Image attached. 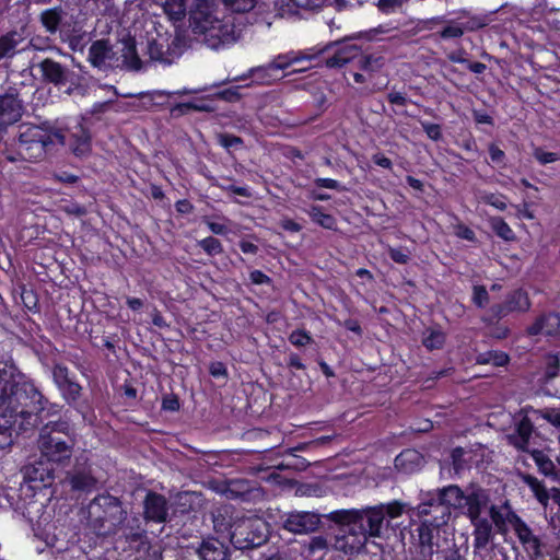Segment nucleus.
Here are the masks:
<instances>
[{
    "label": "nucleus",
    "mask_w": 560,
    "mask_h": 560,
    "mask_svg": "<svg viewBox=\"0 0 560 560\" xmlns=\"http://www.w3.org/2000/svg\"><path fill=\"white\" fill-rule=\"evenodd\" d=\"M192 32L203 36L208 47L220 49L241 37V27L235 18L222 15L214 0H196L190 11Z\"/></svg>",
    "instance_id": "obj_3"
},
{
    "label": "nucleus",
    "mask_w": 560,
    "mask_h": 560,
    "mask_svg": "<svg viewBox=\"0 0 560 560\" xmlns=\"http://www.w3.org/2000/svg\"><path fill=\"white\" fill-rule=\"evenodd\" d=\"M523 481L529 487L539 503L544 505L550 526L560 536V490L553 488L549 493L545 486L532 475H524Z\"/></svg>",
    "instance_id": "obj_10"
},
{
    "label": "nucleus",
    "mask_w": 560,
    "mask_h": 560,
    "mask_svg": "<svg viewBox=\"0 0 560 560\" xmlns=\"http://www.w3.org/2000/svg\"><path fill=\"white\" fill-rule=\"evenodd\" d=\"M38 67L45 81L56 85L66 83L68 71L60 63L51 59H45L38 65Z\"/></svg>",
    "instance_id": "obj_24"
},
{
    "label": "nucleus",
    "mask_w": 560,
    "mask_h": 560,
    "mask_svg": "<svg viewBox=\"0 0 560 560\" xmlns=\"http://www.w3.org/2000/svg\"><path fill=\"white\" fill-rule=\"evenodd\" d=\"M305 548L310 556H314L317 552L326 551L328 549V541L323 536H314V537H311L307 545H305Z\"/></svg>",
    "instance_id": "obj_46"
},
{
    "label": "nucleus",
    "mask_w": 560,
    "mask_h": 560,
    "mask_svg": "<svg viewBox=\"0 0 560 560\" xmlns=\"http://www.w3.org/2000/svg\"><path fill=\"white\" fill-rule=\"evenodd\" d=\"M168 514L166 499L162 494L149 492L144 500V517L148 521L163 523Z\"/></svg>",
    "instance_id": "obj_18"
},
{
    "label": "nucleus",
    "mask_w": 560,
    "mask_h": 560,
    "mask_svg": "<svg viewBox=\"0 0 560 560\" xmlns=\"http://www.w3.org/2000/svg\"><path fill=\"white\" fill-rule=\"evenodd\" d=\"M489 154H490V159L493 163L503 164L505 154L499 147L491 144L489 147Z\"/></svg>",
    "instance_id": "obj_60"
},
{
    "label": "nucleus",
    "mask_w": 560,
    "mask_h": 560,
    "mask_svg": "<svg viewBox=\"0 0 560 560\" xmlns=\"http://www.w3.org/2000/svg\"><path fill=\"white\" fill-rule=\"evenodd\" d=\"M52 380L56 386L59 388L72 378L69 375V369L67 366L56 364L52 368Z\"/></svg>",
    "instance_id": "obj_47"
},
{
    "label": "nucleus",
    "mask_w": 560,
    "mask_h": 560,
    "mask_svg": "<svg viewBox=\"0 0 560 560\" xmlns=\"http://www.w3.org/2000/svg\"><path fill=\"white\" fill-rule=\"evenodd\" d=\"M220 144L225 149L236 148L242 144V140L238 137L231 135H222L220 137Z\"/></svg>",
    "instance_id": "obj_59"
},
{
    "label": "nucleus",
    "mask_w": 560,
    "mask_h": 560,
    "mask_svg": "<svg viewBox=\"0 0 560 560\" xmlns=\"http://www.w3.org/2000/svg\"><path fill=\"white\" fill-rule=\"evenodd\" d=\"M22 103L16 96L5 94L0 96V122H15L22 115Z\"/></svg>",
    "instance_id": "obj_20"
},
{
    "label": "nucleus",
    "mask_w": 560,
    "mask_h": 560,
    "mask_svg": "<svg viewBox=\"0 0 560 560\" xmlns=\"http://www.w3.org/2000/svg\"><path fill=\"white\" fill-rule=\"evenodd\" d=\"M56 465L40 457L39 460L25 469V480L33 489H40L50 486L54 481Z\"/></svg>",
    "instance_id": "obj_14"
},
{
    "label": "nucleus",
    "mask_w": 560,
    "mask_h": 560,
    "mask_svg": "<svg viewBox=\"0 0 560 560\" xmlns=\"http://www.w3.org/2000/svg\"><path fill=\"white\" fill-rule=\"evenodd\" d=\"M65 144H68L75 155L83 156L91 150L90 133L80 122L71 129H61L48 122L40 126L23 125L20 127L18 156L8 155V160L38 161L49 150Z\"/></svg>",
    "instance_id": "obj_2"
},
{
    "label": "nucleus",
    "mask_w": 560,
    "mask_h": 560,
    "mask_svg": "<svg viewBox=\"0 0 560 560\" xmlns=\"http://www.w3.org/2000/svg\"><path fill=\"white\" fill-rule=\"evenodd\" d=\"M456 16L459 20L464 33L483 28L490 23V16L488 14L471 13L466 10L458 12Z\"/></svg>",
    "instance_id": "obj_25"
},
{
    "label": "nucleus",
    "mask_w": 560,
    "mask_h": 560,
    "mask_svg": "<svg viewBox=\"0 0 560 560\" xmlns=\"http://www.w3.org/2000/svg\"><path fill=\"white\" fill-rule=\"evenodd\" d=\"M355 65L363 72L371 73L377 71L383 66V59L372 55H362L355 45L345 47L336 51V54L327 59L328 67H342L349 62Z\"/></svg>",
    "instance_id": "obj_11"
},
{
    "label": "nucleus",
    "mask_w": 560,
    "mask_h": 560,
    "mask_svg": "<svg viewBox=\"0 0 560 560\" xmlns=\"http://www.w3.org/2000/svg\"><path fill=\"white\" fill-rule=\"evenodd\" d=\"M534 156L542 165L549 164V163H552V162H556V161L560 160V155L558 153L547 152V151H544L540 148H536L534 150Z\"/></svg>",
    "instance_id": "obj_51"
},
{
    "label": "nucleus",
    "mask_w": 560,
    "mask_h": 560,
    "mask_svg": "<svg viewBox=\"0 0 560 560\" xmlns=\"http://www.w3.org/2000/svg\"><path fill=\"white\" fill-rule=\"evenodd\" d=\"M40 21L49 33H55L61 21V10L58 8L45 10L40 14Z\"/></svg>",
    "instance_id": "obj_38"
},
{
    "label": "nucleus",
    "mask_w": 560,
    "mask_h": 560,
    "mask_svg": "<svg viewBox=\"0 0 560 560\" xmlns=\"http://www.w3.org/2000/svg\"><path fill=\"white\" fill-rule=\"evenodd\" d=\"M340 529L336 534L332 542L335 550L345 555H354L361 552L368 544V539L357 527L352 525H339Z\"/></svg>",
    "instance_id": "obj_12"
},
{
    "label": "nucleus",
    "mask_w": 560,
    "mask_h": 560,
    "mask_svg": "<svg viewBox=\"0 0 560 560\" xmlns=\"http://www.w3.org/2000/svg\"><path fill=\"white\" fill-rule=\"evenodd\" d=\"M327 518L338 525H352L357 527L365 538H381L386 524L383 518L382 508L377 505L362 509H342L331 511Z\"/></svg>",
    "instance_id": "obj_8"
},
{
    "label": "nucleus",
    "mask_w": 560,
    "mask_h": 560,
    "mask_svg": "<svg viewBox=\"0 0 560 560\" xmlns=\"http://www.w3.org/2000/svg\"><path fill=\"white\" fill-rule=\"evenodd\" d=\"M477 362L480 364H492L494 366H503L509 362V357L504 352L500 351H488L481 353L477 358Z\"/></svg>",
    "instance_id": "obj_39"
},
{
    "label": "nucleus",
    "mask_w": 560,
    "mask_h": 560,
    "mask_svg": "<svg viewBox=\"0 0 560 560\" xmlns=\"http://www.w3.org/2000/svg\"><path fill=\"white\" fill-rule=\"evenodd\" d=\"M490 228L493 232L504 241H513L515 234L510 225L500 217H492L489 219Z\"/></svg>",
    "instance_id": "obj_37"
},
{
    "label": "nucleus",
    "mask_w": 560,
    "mask_h": 560,
    "mask_svg": "<svg viewBox=\"0 0 560 560\" xmlns=\"http://www.w3.org/2000/svg\"><path fill=\"white\" fill-rule=\"evenodd\" d=\"M422 128L431 140L438 141L441 139V127L438 124L422 122Z\"/></svg>",
    "instance_id": "obj_55"
},
{
    "label": "nucleus",
    "mask_w": 560,
    "mask_h": 560,
    "mask_svg": "<svg viewBox=\"0 0 560 560\" xmlns=\"http://www.w3.org/2000/svg\"><path fill=\"white\" fill-rule=\"evenodd\" d=\"M421 463V457L413 450H406L395 458V467L406 472L413 471Z\"/></svg>",
    "instance_id": "obj_32"
},
{
    "label": "nucleus",
    "mask_w": 560,
    "mask_h": 560,
    "mask_svg": "<svg viewBox=\"0 0 560 560\" xmlns=\"http://www.w3.org/2000/svg\"><path fill=\"white\" fill-rule=\"evenodd\" d=\"M110 56L112 49L105 40L93 43L89 49V60L98 69L107 67V61L110 59Z\"/></svg>",
    "instance_id": "obj_26"
},
{
    "label": "nucleus",
    "mask_w": 560,
    "mask_h": 560,
    "mask_svg": "<svg viewBox=\"0 0 560 560\" xmlns=\"http://www.w3.org/2000/svg\"><path fill=\"white\" fill-rule=\"evenodd\" d=\"M468 452L462 447H456L452 451L451 457L455 474L459 475L464 469L468 467L465 458Z\"/></svg>",
    "instance_id": "obj_45"
},
{
    "label": "nucleus",
    "mask_w": 560,
    "mask_h": 560,
    "mask_svg": "<svg viewBox=\"0 0 560 560\" xmlns=\"http://www.w3.org/2000/svg\"><path fill=\"white\" fill-rule=\"evenodd\" d=\"M198 246H200L210 256H215L223 252L221 242L212 236L200 240L198 242Z\"/></svg>",
    "instance_id": "obj_44"
},
{
    "label": "nucleus",
    "mask_w": 560,
    "mask_h": 560,
    "mask_svg": "<svg viewBox=\"0 0 560 560\" xmlns=\"http://www.w3.org/2000/svg\"><path fill=\"white\" fill-rule=\"evenodd\" d=\"M247 78H252L256 84L268 85L278 80L279 75L273 68H271L270 63H267L249 69L248 72L243 74L240 79Z\"/></svg>",
    "instance_id": "obj_28"
},
{
    "label": "nucleus",
    "mask_w": 560,
    "mask_h": 560,
    "mask_svg": "<svg viewBox=\"0 0 560 560\" xmlns=\"http://www.w3.org/2000/svg\"><path fill=\"white\" fill-rule=\"evenodd\" d=\"M320 520L311 512H293L285 516L283 528L294 534H308L317 529Z\"/></svg>",
    "instance_id": "obj_15"
},
{
    "label": "nucleus",
    "mask_w": 560,
    "mask_h": 560,
    "mask_svg": "<svg viewBox=\"0 0 560 560\" xmlns=\"http://www.w3.org/2000/svg\"><path fill=\"white\" fill-rule=\"evenodd\" d=\"M445 342V334L439 329H429L423 337V345L427 349H440Z\"/></svg>",
    "instance_id": "obj_41"
},
{
    "label": "nucleus",
    "mask_w": 560,
    "mask_h": 560,
    "mask_svg": "<svg viewBox=\"0 0 560 560\" xmlns=\"http://www.w3.org/2000/svg\"><path fill=\"white\" fill-rule=\"evenodd\" d=\"M405 0H378L377 8L385 14H392L402 8Z\"/></svg>",
    "instance_id": "obj_48"
},
{
    "label": "nucleus",
    "mask_w": 560,
    "mask_h": 560,
    "mask_svg": "<svg viewBox=\"0 0 560 560\" xmlns=\"http://www.w3.org/2000/svg\"><path fill=\"white\" fill-rule=\"evenodd\" d=\"M482 199L487 205H490L498 210L502 211L506 208V200L502 195L487 194L482 197Z\"/></svg>",
    "instance_id": "obj_53"
},
{
    "label": "nucleus",
    "mask_w": 560,
    "mask_h": 560,
    "mask_svg": "<svg viewBox=\"0 0 560 560\" xmlns=\"http://www.w3.org/2000/svg\"><path fill=\"white\" fill-rule=\"evenodd\" d=\"M377 506L382 508V514H383L385 524L387 523L386 518H388V521L398 518L405 512H408L410 514V516H415L412 514L413 508L409 506L408 503H405V502H401L398 500H394L388 503H380V504H377Z\"/></svg>",
    "instance_id": "obj_29"
},
{
    "label": "nucleus",
    "mask_w": 560,
    "mask_h": 560,
    "mask_svg": "<svg viewBox=\"0 0 560 560\" xmlns=\"http://www.w3.org/2000/svg\"><path fill=\"white\" fill-rule=\"evenodd\" d=\"M22 375L13 364H3L0 366V407H5L11 402L15 388L21 381Z\"/></svg>",
    "instance_id": "obj_16"
},
{
    "label": "nucleus",
    "mask_w": 560,
    "mask_h": 560,
    "mask_svg": "<svg viewBox=\"0 0 560 560\" xmlns=\"http://www.w3.org/2000/svg\"><path fill=\"white\" fill-rule=\"evenodd\" d=\"M417 532L420 547V553L424 558L433 557L436 547L435 538L439 535V528L444 524L438 523L435 515L430 514L429 516L422 517Z\"/></svg>",
    "instance_id": "obj_13"
},
{
    "label": "nucleus",
    "mask_w": 560,
    "mask_h": 560,
    "mask_svg": "<svg viewBox=\"0 0 560 560\" xmlns=\"http://www.w3.org/2000/svg\"><path fill=\"white\" fill-rule=\"evenodd\" d=\"M268 524L260 517L248 516L235 521L230 527V541L236 549L261 546L268 536Z\"/></svg>",
    "instance_id": "obj_9"
},
{
    "label": "nucleus",
    "mask_w": 560,
    "mask_h": 560,
    "mask_svg": "<svg viewBox=\"0 0 560 560\" xmlns=\"http://www.w3.org/2000/svg\"><path fill=\"white\" fill-rule=\"evenodd\" d=\"M68 402H74L81 395L82 387L73 380L58 388Z\"/></svg>",
    "instance_id": "obj_43"
},
{
    "label": "nucleus",
    "mask_w": 560,
    "mask_h": 560,
    "mask_svg": "<svg viewBox=\"0 0 560 560\" xmlns=\"http://www.w3.org/2000/svg\"><path fill=\"white\" fill-rule=\"evenodd\" d=\"M37 445L43 459L58 467L68 465L75 445L69 422L58 420L46 423L40 429Z\"/></svg>",
    "instance_id": "obj_4"
},
{
    "label": "nucleus",
    "mask_w": 560,
    "mask_h": 560,
    "mask_svg": "<svg viewBox=\"0 0 560 560\" xmlns=\"http://www.w3.org/2000/svg\"><path fill=\"white\" fill-rule=\"evenodd\" d=\"M95 483L94 477L86 471H77L70 477V485L74 490L91 491Z\"/></svg>",
    "instance_id": "obj_36"
},
{
    "label": "nucleus",
    "mask_w": 560,
    "mask_h": 560,
    "mask_svg": "<svg viewBox=\"0 0 560 560\" xmlns=\"http://www.w3.org/2000/svg\"><path fill=\"white\" fill-rule=\"evenodd\" d=\"M547 548L551 550L552 560H556V558L553 557V549L549 546H547ZM472 549H474V560H504V553H503L502 548L492 544V541L488 542L486 545L483 551L478 552V549H476V548H472ZM526 556H527V560H530V557L527 552H526ZM523 560H526V559L523 558Z\"/></svg>",
    "instance_id": "obj_31"
},
{
    "label": "nucleus",
    "mask_w": 560,
    "mask_h": 560,
    "mask_svg": "<svg viewBox=\"0 0 560 560\" xmlns=\"http://www.w3.org/2000/svg\"><path fill=\"white\" fill-rule=\"evenodd\" d=\"M307 213L312 221L320 225L322 228L327 230L336 229V219L331 214L324 212L320 206H312Z\"/></svg>",
    "instance_id": "obj_34"
},
{
    "label": "nucleus",
    "mask_w": 560,
    "mask_h": 560,
    "mask_svg": "<svg viewBox=\"0 0 560 560\" xmlns=\"http://www.w3.org/2000/svg\"><path fill=\"white\" fill-rule=\"evenodd\" d=\"M320 52H323V49H316V48H310L305 50H298V51H289L285 54H280L277 57L273 58V60L270 63L271 68L278 73L280 70H285L290 66L294 63H299L302 61H311L315 59Z\"/></svg>",
    "instance_id": "obj_17"
},
{
    "label": "nucleus",
    "mask_w": 560,
    "mask_h": 560,
    "mask_svg": "<svg viewBox=\"0 0 560 560\" xmlns=\"http://www.w3.org/2000/svg\"><path fill=\"white\" fill-rule=\"evenodd\" d=\"M472 301L478 307H483L488 303L489 295L485 287L476 285L474 288Z\"/></svg>",
    "instance_id": "obj_54"
},
{
    "label": "nucleus",
    "mask_w": 560,
    "mask_h": 560,
    "mask_svg": "<svg viewBox=\"0 0 560 560\" xmlns=\"http://www.w3.org/2000/svg\"><path fill=\"white\" fill-rule=\"evenodd\" d=\"M438 34L443 39H453L462 37L464 35V31L462 25L459 24L458 18L456 16L455 19L447 21V23L442 27V30Z\"/></svg>",
    "instance_id": "obj_40"
},
{
    "label": "nucleus",
    "mask_w": 560,
    "mask_h": 560,
    "mask_svg": "<svg viewBox=\"0 0 560 560\" xmlns=\"http://www.w3.org/2000/svg\"><path fill=\"white\" fill-rule=\"evenodd\" d=\"M528 453L532 454L539 471L544 474L545 476H555L556 466L553 462L546 456L542 452L534 450L532 447V442L529 441V451Z\"/></svg>",
    "instance_id": "obj_35"
},
{
    "label": "nucleus",
    "mask_w": 560,
    "mask_h": 560,
    "mask_svg": "<svg viewBox=\"0 0 560 560\" xmlns=\"http://www.w3.org/2000/svg\"><path fill=\"white\" fill-rule=\"evenodd\" d=\"M388 255L393 261L400 264V265H405L410 260L409 252L401 249V248H395V247L389 246Z\"/></svg>",
    "instance_id": "obj_52"
},
{
    "label": "nucleus",
    "mask_w": 560,
    "mask_h": 560,
    "mask_svg": "<svg viewBox=\"0 0 560 560\" xmlns=\"http://www.w3.org/2000/svg\"><path fill=\"white\" fill-rule=\"evenodd\" d=\"M249 279L254 284H268L271 281L270 278L260 270L252 271Z\"/></svg>",
    "instance_id": "obj_62"
},
{
    "label": "nucleus",
    "mask_w": 560,
    "mask_h": 560,
    "mask_svg": "<svg viewBox=\"0 0 560 560\" xmlns=\"http://www.w3.org/2000/svg\"><path fill=\"white\" fill-rule=\"evenodd\" d=\"M200 560H230L228 548L217 538L205 539L198 548Z\"/></svg>",
    "instance_id": "obj_21"
},
{
    "label": "nucleus",
    "mask_w": 560,
    "mask_h": 560,
    "mask_svg": "<svg viewBox=\"0 0 560 560\" xmlns=\"http://www.w3.org/2000/svg\"><path fill=\"white\" fill-rule=\"evenodd\" d=\"M472 525V548L483 551L493 539V524L502 529L506 522L512 523L513 530L530 560H552L551 550L542 544L530 528L511 512L508 505L491 502L489 490L478 486L467 488L466 503L463 511Z\"/></svg>",
    "instance_id": "obj_1"
},
{
    "label": "nucleus",
    "mask_w": 560,
    "mask_h": 560,
    "mask_svg": "<svg viewBox=\"0 0 560 560\" xmlns=\"http://www.w3.org/2000/svg\"><path fill=\"white\" fill-rule=\"evenodd\" d=\"M529 306L530 303L526 292L516 290L509 295L505 304L495 305L491 311L495 317L502 318L513 311L525 312Z\"/></svg>",
    "instance_id": "obj_19"
},
{
    "label": "nucleus",
    "mask_w": 560,
    "mask_h": 560,
    "mask_svg": "<svg viewBox=\"0 0 560 560\" xmlns=\"http://www.w3.org/2000/svg\"><path fill=\"white\" fill-rule=\"evenodd\" d=\"M312 340L308 332L305 330H293L289 336V341L295 347H302L310 343Z\"/></svg>",
    "instance_id": "obj_50"
},
{
    "label": "nucleus",
    "mask_w": 560,
    "mask_h": 560,
    "mask_svg": "<svg viewBox=\"0 0 560 560\" xmlns=\"http://www.w3.org/2000/svg\"><path fill=\"white\" fill-rule=\"evenodd\" d=\"M250 486L247 481L241 479L230 480L224 485L221 492L228 499L247 500L249 497Z\"/></svg>",
    "instance_id": "obj_30"
},
{
    "label": "nucleus",
    "mask_w": 560,
    "mask_h": 560,
    "mask_svg": "<svg viewBox=\"0 0 560 560\" xmlns=\"http://www.w3.org/2000/svg\"><path fill=\"white\" fill-rule=\"evenodd\" d=\"M295 7L303 9H315L324 5L331 0H290ZM345 0H332L336 4L340 5Z\"/></svg>",
    "instance_id": "obj_49"
},
{
    "label": "nucleus",
    "mask_w": 560,
    "mask_h": 560,
    "mask_svg": "<svg viewBox=\"0 0 560 560\" xmlns=\"http://www.w3.org/2000/svg\"><path fill=\"white\" fill-rule=\"evenodd\" d=\"M110 516L118 521L119 527L114 530V534L124 538L128 548L135 552L136 560H161V555L158 550L150 553L151 545L148 540L147 532L141 527L138 517L128 518L121 505L115 499L110 506Z\"/></svg>",
    "instance_id": "obj_7"
},
{
    "label": "nucleus",
    "mask_w": 560,
    "mask_h": 560,
    "mask_svg": "<svg viewBox=\"0 0 560 560\" xmlns=\"http://www.w3.org/2000/svg\"><path fill=\"white\" fill-rule=\"evenodd\" d=\"M315 185L318 187H322V188H327V189H340L339 182H337L336 179H332V178H322V177L316 178Z\"/></svg>",
    "instance_id": "obj_63"
},
{
    "label": "nucleus",
    "mask_w": 560,
    "mask_h": 560,
    "mask_svg": "<svg viewBox=\"0 0 560 560\" xmlns=\"http://www.w3.org/2000/svg\"><path fill=\"white\" fill-rule=\"evenodd\" d=\"M455 235L459 238L474 242L476 238L475 232L465 224H457L455 226Z\"/></svg>",
    "instance_id": "obj_56"
},
{
    "label": "nucleus",
    "mask_w": 560,
    "mask_h": 560,
    "mask_svg": "<svg viewBox=\"0 0 560 560\" xmlns=\"http://www.w3.org/2000/svg\"><path fill=\"white\" fill-rule=\"evenodd\" d=\"M18 421L7 412L0 415V450L10 446L13 442L12 432L13 425Z\"/></svg>",
    "instance_id": "obj_33"
},
{
    "label": "nucleus",
    "mask_w": 560,
    "mask_h": 560,
    "mask_svg": "<svg viewBox=\"0 0 560 560\" xmlns=\"http://www.w3.org/2000/svg\"><path fill=\"white\" fill-rule=\"evenodd\" d=\"M224 8L233 13H246L253 10L257 0H221Z\"/></svg>",
    "instance_id": "obj_42"
},
{
    "label": "nucleus",
    "mask_w": 560,
    "mask_h": 560,
    "mask_svg": "<svg viewBox=\"0 0 560 560\" xmlns=\"http://www.w3.org/2000/svg\"><path fill=\"white\" fill-rule=\"evenodd\" d=\"M47 404L48 400L35 384L23 376L11 402L5 407V412L16 421L21 419L19 427L21 430H26L37 424L38 415L46 409Z\"/></svg>",
    "instance_id": "obj_5"
},
{
    "label": "nucleus",
    "mask_w": 560,
    "mask_h": 560,
    "mask_svg": "<svg viewBox=\"0 0 560 560\" xmlns=\"http://www.w3.org/2000/svg\"><path fill=\"white\" fill-rule=\"evenodd\" d=\"M124 57L126 59L130 58L127 63L128 66L131 68V69H139L140 66H141V61L139 59V57L136 55V50H135V47L133 46H127L126 47V52L124 54Z\"/></svg>",
    "instance_id": "obj_57"
},
{
    "label": "nucleus",
    "mask_w": 560,
    "mask_h": 560,
    "mask_svg": "<svg viewBox=\"0 0 560 560\" xmlns=\"http://www.w3.org/2000/svg\"><path fill=\"white\" fill-rule=\"evenodd\" d=\"M560 332V316L556 313H549L539 317L529 328V335L553 336Z\"/></svg>",
    "instance_id": "obj_22"
},
{
    "label": "nucleus",
    "mask_w": 560,
    "mask_h": 560,
    "mask_svg": "<svg viewBox=\"0 0 560 560\" xmlns=\"http://www.w3.org/2000/svg\"><path fill=\"white\" fill-rule=\"evenodd\" d=\"M443 560H464L463 556L459 552V549L454 545L451 548H447L442 551Z\"/></svg>",
    "instance_id": "obj_64"
},
{
    "label": "nucleus",
    "mask_w": 560,
    "mask_h": 560,
    "mask_svg": "<svg viewBox=\"0 0 560 560\" xmlns=\"http://www.w3.org/2000/svg\"><path fill=\"white\" fill-rule=\"evenodd\" d=\"M187 2L188 0H159L158 3L168 20L179 22L186 18Z\"/></svg>",
    "instance_id": "obj_27"
},
{
    "label": "nucleus",
    "mask_w": 560,
    "mask_h": 560,
    "mask_svg": "<svg viewBox=\"0 0 560 560\" xmlns=\"http://www.w3.org/2000/svg\"><path fill=\"white\" fill-rule=\"evenodd\" d=\"M559 370V359L556 355H550L547 362L546 374L548 377H555Z\"/></svg>",
    "instance_id": "obj_61"
},
{
    "label": "nucleus",
    "mask_w": 560,
    "mask_h": 560,
    "mask_svg": "<svg viewBox=\"0 0 560 560\" xmlns=\"http://www.w3.org/2000/svg\"><path fill=\"white\" fill-rule=\"evenodd\" d=\"M186 109L210 110L211 107L203 103L188 102V103L177 104L173 110H179L180 113H184V110H186Z\"/></svg>",
    "instance_id": "obj_58"
},
{
    "label": "nucleus",
    "mask_w": 560,
    "mask_h": 560,
    "mask_svg": "<svg viewBox=\"0 0 560 560\" xmlns=\"http://www.w3.org/2000/svg\"><path fill=\"white\" fill-rule=\"evenodd\" d=\"M25 40L22 32L12 31L0 37V60L11 58L16 52L25 50L26 47L20 45Z\"/></svg>",
    "instance_id": "obj_23"
},
{
    "label": "nucleus",
    "mask_w": 560,
    "mask_h": 560,
    "mask_svg": "<svg viewBox=\"0 0 560 560\" xmlns=\"http://www.w3.org/2000/svg\"><path fill=\"white\" fill-rule=\"evenodd\" d=\"M467 489L463 491L458 486L451 485L438 490L436 494L428 493L421 502L412 509L417 517L434 514L438 523L447 524L451 517V509L458 510L462 514L465 508Z\"/></svg>",
    "instance_id": "obj_6"
}]
</instances>
